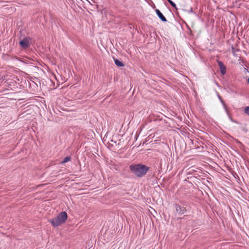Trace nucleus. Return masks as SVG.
Returning <instances> with one entry per match:
<instances>
[{"mask_svg":"<svg viewBox=\"0 0 249 249\" xmlns=\"http://www.w3.org/2000/svg\"><path fill=\"white\" fill-rule=\"evenodd\" d=\"M130 171L138 177H142L147 172L149 167L142 164H131L129 166Z\"/></svg>","mask_w":249,"mask_h":249,"instance_id":"1","label":"nucleus"},{"mask_svg":"<svg viewBox=\"0 0 249 249\" xmlns=\"http://www.w3.org/2000/svg\"><path fill=\"white\" fill-rule=\"evenodd\" d=\"M68 215L66 212H62L55 217L49 220V222L54 227H58L64 223L67 220Z\"/></svg>","mask_w":249,"mask_h":249,"instance_id":"2","label":"nucleus"},{"mask_svg":"<svg viewBox=\"0 0 249 249\" xmlns=\"http://www.w3.org/2000/svg\"><path fill=\"white\" fill-rule=\"evenodd\" d=\"M19 44L22 48H27L30 45V39L29 38L25 37L23 39L21 40Z\"/></svg>","mask_w":249,"mask_h":249,"instance_id":"3","label":"nucleus"},{"mask_svg":"<svg viewBox=\"0 0 249 249\" xmlns=\"http://www.w3.org/2000/svg\"><path fill=\"white\" fill-rule=\"evenodd\" d=\"M176 211L178 214L182 215L185 213L187 210L185 207L180 206L178 204H176Z\"/></svg>","mask_w":249,"mask_h":249,"instance_id":"4","label":"nucleus"},{"mask_svg":"<svg viewBox=\"0 0 249 249\" xmlns=\"http://www.w3.org/2000/svg\"><path fill=\"white\" fill-rule=\"evenodd\" d=\"M217 63L220 69L221 73L223 75L225 74L226 72V68L225 66H224L223 63L220 61H218Z\"/></svg>","mask_w":249,"mask_h":249,"instance_id":"5","label":"nucleus"},{"mask_svg":"<svg viewBox=\"0 0 249 249\" xmlns=\"http://www.w3.org/2000/svg\"><path fill=\"white\" fill-rule=\"evenodd\" d=\"M155 11L158 17L160 19L161 21L163 22L167 21L166 18H165V17L163 15V14L160 12V11L159 9H156L155 10Z\"/></svg>","mask_w":249,"mask_h":249,"instance_id":"6","label":"nucleus"},{"mask_svg":"<svg viewBox=\"0 0 249 249\" xmlns=\"http://www.w3.org/2000/svg\"><path fill=\"white\" fill-rule=\"evenodd\" d=\"M218 97L219 98V99L220 100L224 108H225V111L226 112V113H227L228 115L229 116V118L230 119V120L233 122H234V121L233 120V119L231 117V116H230L229 115V112L228 111V109L226 107V105L224 103V101L222 100V99L221 98L220 96H218Z\"/></svg>","mask_w":249,"mask_h":249,"instance_id":"7","label":"nucleus"},{"mask_svg":"<svg viewBox=\"0 0 249 249\" xmlns=\"http://www.w3.org/2000/svg\"><path fill=\"white\" fill-rule=\"evenodd\" d=\"M115 64L118 67H123L124 66L123 63L117 59L114 60Z\"/></svg>","mask_w":249,"mask_h":249,"instance_id":"8","label":"nucleus"},{"mask_svg":"<svg viewBox=\"0 0 249 249\" xmlns=\"http://www.w3.org/2000/svg\"><path fill=\"white\" fill-rule=\"evenodd\" d=\"M71 160V158L70 156H67L63 159V160L61 162V163L64 164V163L70 161Z\"/></svg>","mask_w":249,"mask_h":249,"instance_id":"9","label":"nucleus"},{"mask_svg":"<svg viewBox=\"0 0 249 249\" xmlns=\"http://www.w3.org/2000/svg\"><path fill=\"white\" fill-rule=\"evenodd\" d=\"M245 112L249 116V107H246L245 108Z\"/></svg>","mask_w":249,"mask_h":249,"instance_id":"10","label":"nucleus"},{"mask_svg":"<svg viewBox=\"0 0 249 249\" xmlns=\"http://www.w3.org/2000/svg\"><path fill=\"white\" fill-rule=\"evenodd\" d=\"M169 3H170V4L174 8H175L176 9H177V7H176V4L174 2H173L172 0H171Z\"/></svg>","mask_w":249,"mask_h":249,"instance_id":"11","label":"nucleus"},{"mask_svg":"<svg viewBox=\"0 0 249 249\" xmlns=\"http://www.w3.org/2000/svg\"><path fill=\"white\" fill-rule=\"evenodd\" d=\"M248 83L249 84V78H248Z\"/></svg>","mask_w":249,"mask_h":249,"instance_id":"12","label":"nucleus"},{"mask_svg":"<svg viewBox=\"0 0 249 249\" xmlns=\"http://www.w3.org/2000/svg\"><path fill=\"white\" fill-rule=\"evenodd\" d=\"M171 0H167V1L169 2Z\"/></svg>","mask_w":249,"mask_h":249,"instance_id":"13","label":"nucleus"},{"mask_svg":"<svg viewBox=\"0 0 249 249\" xmlns=\"http://www.w3.org/2000/svg\"><path fill=\"white\" fill-rule=\"evenodd\" d=\"M171 0H167V1L169 2Z\"/></svg>","mask_w":249,"mask_h":249,"instance_id":"14","label":"nucleus"}]
</instances>
